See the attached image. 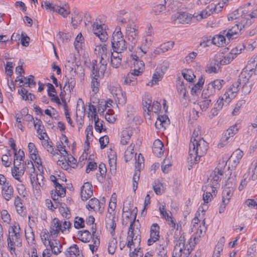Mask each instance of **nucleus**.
Masks as SVG:
<instances>
[{"label": "nucleus", "instance_id": "nucleus-1", "mask_svg": "<svg viewBox=\"0 0 257 257\" xmlns=\"http://www.w3.org/2000/svg\"><path fill=\"white\" fill-rule=\"evenodd\" d=\"M208 148V143L203 139L197 141L194 139L189 144L188 159L190 163L193 165L198 163L200 158L206 153Z\"/></svg>", "mask_w": 257, "mask_h": 257}, {"label": "nucleus", "instance_id": "nucleus-2", "mask_svg": "<svg viewBox=\"0 0 257 257\" xmlns=\"http://www.w3.org/2000/svg\"><path fill=\"white\" fill-rule=\"evenodd\" d=\"M118 218L114 212H110L109 210L106 213L105 223V226L109 231L112 238L108 242V252L111 254H113L115 251L117 247V241L116 238L113 237L115 234V228L116 226V222L118 221Z\"/></svg>", "mask_w": 257, "mask_h": 257}, {"label": "nucleus", "instance_id": "nucleus-3", "mask_svg": "<svg viewBox=\"0 0 257 257\" xmlns=\"http://www.w3.org/2000/svg\"><path fill=\"white\" fill-rule=\"evenodd\" d=\"M99 53L101 54L99 63L97 64V61L96 60H93L92 61V72L95 76L102 77L106 70L107 62L109 60L110 53L107 51V46L105 45L101 46Z\"/></svg>", "mask_w": 257, "mask_h": 257}, {"label": "nucleus", "instance_id": "nucleus-4", "mask_svg": "<svg viewBox=\"0 0 257 257\" xmlns=\"http://www.w3.org/2000/svg\"><path fill=\"white\" fill-rule=\"evenodd\" d=\"M136 218V214L134 216V219L131 222L127 232V246L130 249L133 245L134 246L135 244L139 245L141 241V231L137 226L135 227Z\"/></svg>", "mask_w": 257, "mask_h": 257}, {"label": "nucleus", "instance_id": "nucleus-5", "mask_svg": "<svg viewBox=\"0 0 257 257\" xmlns=\"http://www.w3.org/2000/svg\"><path fill=\"white\" fill-rule=\"evenodd\" d=\"M224 84L225 81L222 79H216L211 81L203 89L202 97L213 99L214 95L221 89Z\"/></svg>", "mask_w": 257, "mask_h": 257}, {"label": "nucleus", "instance_id": "nucleus-6", "mask_svg": "<svg viewBox=\"0 0 257 257\" xmlns=\"http://www.w3.org/2000/svg\"><path fill=\"white\" fill-rule=\"evenodd\" d=\"M51 142H49L48 141H45L43 143L44 147L47 149L48 152H50L53 156H55L56 154L58 155L60 157H57V164L59 166H61L63 168V165L64 164V158L62 156L63 153L62 152H64L63 149V143L61 140L60 142H57L56 144V149L54 150L53 146L51 144Z\"/></svg>", "mask_w": 257, "mask_h": 257}, {"label": "nucleus", "instance_id": "nucleus-7", "mask_svg": "<svg viewBox=\"0 0 257 257\" xmlns=\"http://www.w3.org/2000/svg\"><path fill=\"white\" fill-rule=\"evenodd\" d=\"M14 226H10L9 229V235L8 236L7 242L8 247L12 254L15 253L16 246H19L21 244L20 240V232H16Z\"/></svg>", "mask_w": 257, "mask_h": 257}, {"label": "nucleus", "instance_id": "nucleus-8", "mask_svg": "<svg viewBox=\"0 0 257 257\" xmlns=\"http://www.w3.org/2000/svg\"><path fill=\"white\" fill-rule=\"evenodd\" d=\"M61 178H63V176H61L60 175H58L57 176L51 175L50 177L51 181L54 183L55 187L54 193L52 192L51 193L52 198L54 201L58 200L59 197H63L62 195L64 194V188L60 183V181H63Z\"/></svg>", "mask_w": 257, "mask_h": 257}, {"label": "nucleus", "instance_id": "nucleus-9", "mask_svg": "<svg viewBox=\"0 0 257 257\" xmlns=\"http://www.w3.org/2000/svg\"><path fill=\"white\" fill-rule=\"evenodd\" d=\"M243 78H244V74H240L238 77V80L233 83L224 94V97H225V102L226 104H228L230 100L236 96V93L238 92L241 86L240 80H242L241 79Z\"/></svg>", "mask_w": 257, "mask_h": 257}, {"label": "nucleus", "instance_id": "nucleus-10", "mask_svg": "<svg viewBox=\"0 0 257 257\" xmlns=\"http://www.w3.org/2000/svg\"><path fill=\"white\" fill-rule=\"evenodd\" d=\"M223 175V171L221 168L217 166L212 172L208 178L210 180L211 187L212 189V193L215 195V191L217 188L219 186V182L221 181V176Z\"/></svg>", "mask_w": 257, "mask_h": 257}, {"label": "nucleus", "instance_id": "nucleus-11", "mask_svg": "<svg viewBox=\"0 0 257 257\" xmlns=\"http://www.w3.org/2000/svg\"><path fill=\"white\" fill-rule=\"evenodd\" d=\"M126 35L129 42L128 49L132 51L138 42V30L132 26H127L126 28Z\"/></svg>", "mask_w": 257, "mask_h": 257}, {"label": "nucleus", "instance_id": "nucleus-12", "mask_svg": "<svg viewBox=\"0 0 257 257\" xmlns=\"http://www.w3.org/2000/svg\"><path fill=\"white\" fill-rule=\"evenodd\" d=\"M194 17L186 12L178 13L172 16L175 24H189Z\"/></svg>", "mask_w": 257, "mask_h": 257}, {"label": "nucleus", "instance_id": "nucleus-13", "mask_svg": "<svg viewBox=\"0 0 257 257\" xmlns=\"http://www.w3.org/2000/svg\"><path fill=\"white\" fill-rule=\"evenodd\" d=\"M94 34L97 36L100 41L105 42L108 38V35L105 30L103 29V26L99 24L98 22H95L92 25Z\"/></svg>", "mask_w": 257, "mask_h": 257}, {"label": "nucleus", "instance_id": "nucleus-14", "mask_svg": "<svg viewBox=\"0 0 257 257\" xmlns=\"http://www.w3.org/2000/svg\"><path fill=\"white\" fill-rule=\"evenodd\" d=\"M160 227L157 223H154L150 228V237L148 239L147 244L148 245H152L160 238Z\"/></svg>", "mask_w": 257, "mask_h": 257}, {"label": "nucleus", "instance_id": "nucleus-15", "mask_svg": "<svg viewBox=\"0 0 257 257\" xmlns=\"http://www.w3.org/2000/svg\"><path fill=\"white\" fill-rule=\"evenodd\" d=\"M93 195L92 185L88 182H85L81 188V197L83 201H86Z\"/></svg>", "mask_w": 257, "mask_h": 257}, {"label": "nucleus", "instance_id": "nucleus-16", "mask_svg": "<svg viewBox=\"0 0 257 257\" xmlns=\"http://www.w3.org/2000/svg\"><path fill=\"white\" fill-rule=\"evenodd\" d=\"M240 125L239 124L235 123V124L230 126L224 133V136L222 138L221 141L222 143H227L228 142V140L230 138L233 137L238 131Z\"/></svg>", "mask_w": 257, "mask_h": 257}, {"label": "nucleus", "instance_id": "nucleus-17", "mask_svg": "<svg viewBox=\"0 0 257 257\" xmlns=\"http://www.w3.org/2000/svg\"><path fill=\"white\" fill-rule=\"evenodd\" d=\"M257 18V9L253 10L250 14L244 15L241 20V26L243 27H248L252 24Z\"/></svg>", "mask_w": 257, "mask_h": 257}, {"label": "nucleus", "instance_id": "nucleus-18", "mask_svg": "<svg viewBox=\"0 0 257 257\" xmlns=\"http://www.w3.org/2000/svg\"><path fill=\"white\" fill-rule=\"evenodd\" d=\"M241 26H239L236 24L234 26L232 27L231 29L228 30H224L222 31V33L225 35L229 41L230 39H233L237 37L238 33L241 30Z\"/></svg>", "mask_w": 257, "mask_h": 257}, {"label": "nucleus", "instance_id": "nucleus-19", "mask_svg": "<svg viewBox=\"0 0 257 257\" xmlns=\"http://www.w3.org/2000/svg\"><path fill=\"white\" fill-rule=\"evenodd\" d=\"M76 162V160L65 150V171L70 172L72 169L75 168L77 166Z\"/></svg>", "mask_w": 257, "mask_h": 257}, {"label": "nucleus", "instance_id": "nucleus-20", "mask_svg": "<svg viewBox=\"0 0 257 257\" xmlns=\"http://www.w3.org/2000/svg\"><path fill=\"white\" fill-rule=\"evenodd\" d=\"M103 203H100L98 199L96 198H93L89 201L88 204L86 205V208L88 209L90 208L95 211L101 212L103 210Z\"/></svg>", "mask_w": 257, "mask_h": 257}, {"label": "nucleus", "instance_id": "nucleus-21", "mask_svg": "<svg viewBox=\"0 0 257 257\" xmlns=\"http://www.w3.org/2000/svg\"><path fill=\"white\" fill-rule=\"evenodd\" d=\"M169 124L170 120L167 115H158L155 125L156 128L161 130L162 128L165 129Z\"/></svg>", "mask_w": 257, "mask_h": 257}, {"label": "nucleus", "instance_id": "nucleus-22", "mask_svg": "<svg viewBox=\"0 0 257 257\" xmlns=\"http://www.w3.org/2000/svg\"><path fill=\"white\" fill-rule=\"evenodd\" d=\"M60 231L63 232L62 229V222L59 219L55 218L51 222L50 233L51 235H54L56 237Z\"/></svg>", "mask_w": 257, "mask_h": 257}, {"label": "nucleus", "instance_id": "nucleus-23", "mask_svg": "<svg viewBox=\"0 0 257 257\" xmlns=\"http://www.w3.org/2000/svg\"><path fill=\"white\" fill-rule=\"evenodd\" d=\"M62 197H59L58 200L54 201L55 203L56 204V206H54V205L52 202L51 200L50 199H46L45 200V204L46 206L48 207V208L50 210H53L54 208H57V207H59V211L62 214V216H64V208L61 205H62V203H60V201H62Z\"/></svg>", "mask_w": 257, "mask_h": 257}, {"label": "nucleus", "instance_id": "nucleus-24", "mask_svg": "<svg viewBox=\"0 0 257 257\" xmlns=\"http://www.w3.org/2000/svg\"><path fill=\"white\" fill-rule=\"evenodd\" d=\"M2 194L7 201L10 200L13 197L14 189L9 183H7L6 185L2 187Z\"/></svg>", "mask_w": 257, "mask_h": 257}, {"label": "nucleus", "instance_id": "nucleus-25", "mask_svg": "<svg viewBox=\"0 0 257 257\" xmlns=\"http://www.w3.org/2000/svg\"><path fill=\"white\" fill-rule=\"evenodd\" d=\"M114 89L111 88V93L114 95V96L116 98L118 103L119 104L123 105L126 103V96L125 93L124 92H122L121 90L118 88V89H116L115 93L113 92V91Z\"/></svg>", "mask_w": 257, "mask_h": 257}, {"label": "nucleus", "instance_id": "nucleus-26", "mask_svg": "<svg viewBox=\"0 0 257 257\" xmlns=\"http://www.w3.org/2000/svg\"><path fill=\"white\" fill-rule=\"evenodd\" d=\"M164 145L159 140H156L154 143L152 151L154 154L158 157H161L164 153Z\"/></svg>", "mask_w": 257, "mask_h": 257}, {"label": "nucleus", "instance_id": "nucleus-27", "mask_svg": "<svg viewBox=\"0 0 257 257\" xmlns=\"http://www.w3.org/2000/svg\"><path fill=\"white\" fill-rule=\"evenodd\" d=\"M54 235H51V233L49 232L47 229H43L41 233V239L45 246H48L50 243L54 240L53 238L55 237Z\"/></svg>", "mask_w": 257, "mask_h": 257}, {"label": "nucleus", "instance_id": "nucleus-28", "mask_svg": "<svg viewBox=\"0 0 257 257\" xmlns=\"http://www.w3.org/2000/svg\"><path fill=\"white\" fill-rule=\"evenodd\" d=\"M241 74H244V77L240 80L241 86H242V92L244 94L246 95L248 94L251 90V85L248 84V78H247L246 73L245 72H241Z\"/></svg>", "mask_w": 257, "mask_h": 257}, {"label": "nucleus", "instance_id": "nucleus-29", "mask_svg": "<svg viewBox=\"0 0 257 257\" xmlns=\"http://www.w3.org/2000/svg\"><path fill=\"white\" fill-rule=\"evenodd\" d=\"M18 93L21 95L22 99L25 101H32L36 98L35 95L29 92L28 90L24 87L19 89Z\"/></svg>", "mask_w": 257, "mask_h": 257}, {"label": "nucleus", "instance_id": "nucleus-30", "mask_svg": "<svg viewBox=\"0 0 257 257\" xmlns=\"http://www.w3.org/2000/svg\"><path fill=\"white\" fill-rule=\"evenodd\" d=\"M14 169H12V173L13 177L18 181L21 182L20 178L19 177L20 176H22L24 175L25 173V167H23L22 168H20L19 167L17 166L16 165V163L14 161Z\"/></svg>", "mask_w": 257, "mask_h": 257}, {"label": "nucleus", "instance_id": "nucleus-31", "mask_svg": "<svg viewBox=\"0 0 257 257\" xmlns=\"http://www.w3.org/2000/svg\"><path fill=\"white\" fill-rule=\"evenodd\" d=\"M124 40L121 32L120 28L117 27L112 34L111 39V45H114L119 41Z\"/></svg>", "mask_w": 257, "mask_h": 257}, {"label": "nucleus", "instance_id": "nucleus-32", "mask_svg": "<svg viewBox=\"0 0 257 257\" xmlns=\"http://www.w3.org/2000/svg\"><path fill=\"white\" fill-rule=\"evenodd\" d=\"M78 235L79 239L84 242H89L91 238L93 239L92 235L87 230L79 231Z\"/></svg>", "mask_w": 257, "mask_h": 257}, {"label": "nucleus", "instance_id": "nucleus-33", "mask_svg": "<svg viewBox=\"0 0 257 257\" xmlns=\"http://www.w3.org/2000/svg\"><path fill=\"white\" fill-rule=\"evenodd\" d=\"M204 83V79L203 76H201L199 78L198 82L192 87L191 90V94L193 95H198L202 88Z\"/></svg>", "mask_w": 257, "mask_h": 257}, {"label": "nucleus", "instance_id": "nucleus-34", "mask_svg": "<svg viewBox=\"0 0 257 257\" xmlns=\"http://www.w3.org/2000/svg\"><path fill=\"white\" fill-rule=\"evenodd\" d=\"M114 52H123L126 50L127 46L124 40L119 41L114 45H112Z\"/></svg>", "mask_w": 257, "mask_h": 257}, {"label": "nucleus", "instance_id": "nucleus-35", "mask_svg": "<svg viewBox=\"0 0 257 257\" xmlns=\"http://www.w3.org/2000/svg\"><path fill=\"white\" fill-rule=\"evenodd\" d=\"M74 45L75 49L79 51V49H83L85 47L84 39L81 33L76 36Z\"/></svg>", "mask_w": 257, "mask_h": 257}, {"label": "nucleus", "instance_id": "nucleus-36", "mask_svg": "<svg viewBox=\"0 0 257 257\" xmlns=\"http://www.w3.org/2000/svg\"><path fill=\"white\" fill-rule=\"evenodd\" d=\"M28 149L31 159L34 161L35 163L39 164V162L37 161V155L38 153L35 144L33 143H29Z\"/></svg>", "mask_w": 257, "mask_h": 257}, {"label": "nucleus", "instance_id": "nucleus-37", "mask_svg": "<svg viewBox=\"0 0 257 257\" xmlns=\"http://www.w3.org/2000/svg\"><path fill=\"white\" fill-rule=\"evenodd\" d=\"M225 35L223 33L218 35H216L213 37L212 39L213 44H214L218 47L223 46L225 44Z\"/></svg>", "mask_w": 257, "mask_h": 257}, {"label": "nucleus", "instance_id": "nucleus-38", "mask_svg": "<svg viewBox=\"0 0 257 257\" xmlns=\"http://www.w3.org/2000/svg\"><path fill=\"white\" fill-rule=\"evenodd\" d=\"M48 246H50L52 252L54 254L57 255L61 252L60 249L62 246L58 240H53Z\"/></svg>", "mask_w": 257, "mask_h": 257}, {"label": "nucleus", "instance_id": "nucleus-39", "mask_svg": "<svg viewBox=\"0 0 257 257\" xmlns=\"http://www.w3.org/2000/svg\"><path fill=\"white\" fill-rule=\"evenodd\" d=\"M137 73L132 72L127 74V75L124 78V83L128 85H135L137 84L136 76Z\"/></svg>", "mask_w": 257, "mask_h": 257}, {"label": "nucleus", "instance_id": "nucleus-40", "mask_svg": "<svg viewBox=\"0 0 257 257\" xmlns=\"http://www.w3.org/2000/svg\"><path fill=\"white\" fill-rule=\"evenodd\" d=\"M65 255L66 257H76L79 255V249L76 244L70 246L66 250Z\"/></svg>", "mask_w": 257, "mask_h": 257}, {"label": "nucleus", "instance_id": "nucleus-41", "mask_svg": "<svg viewBox=\"0 0 257 257\" xmlns=\"http://www.w3.org/2000/svg\"><path fill=\"white\" fill-rule=\"evenodd\" d=\"M212 99L210 98H204L201 97V100L198 103L200 109L202 111H206L210 106Z\"/></svg>", "mask_w": 257, "mask_h": 257}, {"label": "nucleus", "instance_id": "nucleus-42", "mask_svg": "<svg viewBox=\"0 0 257 257\" xmlns=\"http://www.w3.org/2000/svg\"><path fill=\"white\" fill-rule=\"evenodd\" d=\"M134 67L133 72L137 73V75H140L145 69V63L142 60H138L134 62Z\"/></svg>", "mask_w": 257, "mask_h": 257}, {"label": "nucleus", "instance_id": "nucleus-43", "mask_svg": "<svg viewBox=\"0 0 257 257\" xmlns=\"http://www.w3.org/2000/svg\"><path fill=\"white\" fill-rule=\"evenodd\" d=\"M36 119L37 120V122H35L34 121V125L37 130V133L41 135L40 139H44V136L42 135H46L45 133L43 132L44 126L42 125V121L40 119H38L37 118Z\"/></svg>", "mask_w": 257, "mask_h": 257}, {"label": "nucleus", "instance_id": "nucleus-44", "mask_svg": "<svg viewBox=\"0 0 257 257\" xmlns=\"http://www.w3.org/2000/svg\"><path fill=\"white\" fill-rule=\"evenodd\" d=\"M24 79H26V81L24 82V84L20 85V87L23 86H28L30 88L35 87L36 85V82L34 80V76L32 75H30L28 78L24 77Z\"/></svg>", "mask_w": 257, "mask_h": 257}, {"label": "nucleus", "instance_id": "nucleus-45", "mask_svg": "<svg viewBox=\"0 0 257 257\" xmlns=\"http://www.w3.org/2000/svg\"><path fill=\"white\" fill-rule=\"evenodd\" d=\"M185 235L183 233L181 235L180 237L179 238V239L178 240V243L176 244V246L175 247V249H177V247H179V251L180 252H182V251L184 250L185 251L186 249L184 248L185 247Z\"/></svg>", "mask_w": 257, "mask_h": 257}, {"label": "nucleus", "instance_id": "nucleus-46", "mask_svg": "<svg viewBox=\"0 0 257 257\" xmlns=\"http://www.w3.org/2000/svg\"><path fill=\"white\" fill-rule=\"evenodd\" d=\"M122 57H114L112 54L111 56V65L114 68H118L121 64Z\"/></svg>", "mask_w": 257, "mask_h": 257}, {"label": "nucleus", "instance_id": "nucleus-47", "mask_svg": "<svg viewBox=\"0 0 257 257\" xmlns=\"http://www.w3.org/2000/svg\"><path fill=\"white\" fill-rule=\"evenodd\" d=\"M22 201L23 200L18 196L15 197L14 204L19 214H21L24 211V207Z\"/></svg>", "mask_w": 257, "mask_h": 257}, {"label": "nucleus", "instance_id": "nucleus-48", "mask_svg": "<svg viewBox=\"0 0 257 257\" xmlns=\"http://www.w3.org/2000/svg\"><path fill=\"white\" fill-rule=\"evenodd\" d=\"M71 24L74 28H76L82 22V18L79 16L78 13H74V15L71 18Z\"/></svg>", "mask_w": 257, "mask_h": 257}, {"label": "nucleus", "instance_id": "nucleus-49", "mask_svg": "<svg viewBox=\"0 0 257 257\" xmlns=\"http://www.w3.org/2000/svg\"><path fill=\"white\" fill-rule=\"evenodd\" d=\"M235 178V175H234V177H233L231 176V174H230V176L228 178V179L226 182V188L233 189V188L235 186L236 183V180Z\"/></svg>", "mask_w": 257, "mask_h": 257}, {"label": "nucleus", "instance_id": "nucleus-50", "mask_svg": "<svg viewBox=\"0 0 257 257\" xmlns=\"http://www.w3.org/2000/svg\"><path fill=\"white\" fill-rule=\"evenodd\" d=\"M257 66V56H254V57H252L248 61L246 68L248 69L249 71H252L254 68H255Z\"/></svg>", "mask_w": 257, "mask_h": 257}, {"label": "nucleus", "instance_id": "nucleus-51", "mask_svg": "<svg viewBox=\"0 0 257 257\" xmlns=\"http://www.w3.org/2000/svg\"><path fill=\"white\" fill-rule=\"evenodd\" d=\"M108 163L111 174H115L116 169V157L113 156L112 158H109Z\"/></svg>", "mask_w": 257, "mask_h": 257}, {"label": "nucleus", "instance_id": "nucleus-52", "mask_svg": "<svg viewBox=\"0 0 257 257\" xmlns=\"http://www.w3.org/2000/svg\"><path fill=\"white\" fill-rule=\"evenodd\" d=\"M174 45V42L172 41H168L160 45L161 49H162V52L164 53L167 52L170 49L173 48Z\"/></svg>", "mask_w": 257, "mask_h": 257}, {"label": "nucleus", "instance_id": "nucleus-53", "mask_svg": "<svg viewBox=\"0 0 257 257\" xmlns=\"http://www.w3.org/2000/svg\"><path fill=\"white\" fill-rule=\"evenodd\" d=\"M92 241L93 242V244H89V248L92 251V253H93L97 249V247L99 246L100 244L99 238H98V236H96L95 238H93L92 239Z\"/></svg>", "mask_w": 257, "mask_h": 257}, {"label": "nucleus", "instance_id": "nucleus-54", "mask_svg": "<svg viewBox=\"0 0 257 257\" xmlns=\"http://www.w3.org/2000/svg\"><path fill=\"white\" fill-rule=\"evenodd\" d=\"M177 90L179 95H182L183 98L184 99H186V90L184 87L183 82H181V83H179V85H177Z\"/></svg>", "mask_w": 257, "mask_h": 257}, {"label": "nucleus", "instance_id": "nucleus-55", "mask_svg": "<svg viewBox=\"0 0 257 257\" xmlns=\"http://www.w3.org/2000/svg\"><path fill=\"white\" fill-rule=\"evenodd\" d=\"M163 74H161L158 70V68L156 69V72L154 73L152 77V84H155L157 83V82L160 81L162 77Z\"/></svg>", "mask_w": 257, "mask_h": 257}, {"label": "nucleus", "instance_id": "nucleus-56", "mask_svg": "<svg viewBox=\"0 0 257 257\" xmlns=\"http://www.w3.org/2000/svg\"><path fill=\"white\" fill-rule=\"evenodd\" d=\"M239 163V161H237L235 159H233L231 160V157H230L229 159L225 163V165L228 164V170H232L236 167L238 164Z\"/></svg>", "mask_w": 257, "mask_h": 257}, {"label": "nucleus", "instance_id": "nucleus-57", "mask_svg": "<svg viewBox=\"0 0 257 257\" xmlns=\"http://www.w3.org/2000/svg\"><path fill=\"white\" fill-rule=\"evenodd\" d=\"M75 85V80L74 78H72V77L70 79H67V80L65 81V87L68 86L70 92L73 91Z\"/></svg>", "mask_w": 257, "mask_h": 257}, {"label": "nucleus", "instance_id": "nucleus-58", "mask_svg": "<svg viewBox=\"0 0 257 257\" xmlns=\"http://www.w3.org/2000/svg\"><path fill=\"white\" fill-rule=\"evenodd\" d=\"M131 139V136L127 131H124L122 133V137L120 140V143L122 145H125L127 144Z\"/></svg>", "mask_w": 257, "mask_h": 257}, {"label": "nucleus", "instance_id": "nucleus-59", "mask_svg": "<svg viewBox=\"0 0 257 257\" xmlns=\"http://www.w3.org/2000/svg\"><path fill=\"white\" fill-rule=\"evenodd\" d=\"M99 142L100 143L101 149H103L106 147L109 143V138L107 136L105 135L99 138Z\"/></svg>", "mask_w": 257, "mask_h": 257}, {"label": "nucleus", "instance_id": "nucleus-60", "mask_svg": "<svg viewBox=\"0 0 257 257\" xmlns=\"http://www.w3.org/2000/svg\"><path fill=\"white\" fill-rule=\"evenodd\" d=\"M243 152L238 149V150H236V151H235L232 153V154L231 155L230 157H231V160L234 159L237 161H240V160H241V159L242 158V157L243 156Z\"/></svg>", "mask_w": 257, "mask_h": 257}, {"label": "nucleus", "instance_id": "nucleus-61", "mask_svg": "<svg viewBox=\"0 0 257 257\" xmlns=\"http://www.w3.org/2000/svg\"><path fill=\"white\" fill-rule=\"evenodd\" d=\"M99 85V83L97 81V79L95 78H93L92 79V81L91 82V87L92 88V91L94 92V94L96 93L99 89H98V86Z\"/></svg>", "mask_w": 257, "mask_h": 257}, {"label": "nucleus", "instance_id": "nucleus-62", "mask_svg": "<svg viewBox=\"0 0 257 257\" xmlns=\"http://www.w3.org/2000/svg\"><path fill=\"white\" fill-rule=\"evenodd\" d=\"M76 219H78L77 220H75L74 222V227L79 229L80 228H83L84 227V220L83 218L81 217H76Z\"/></svg>", "mask_w": 257, "mask_h": 257}, {"label": "nucleus", "instance_id": "nucleus-63", "mask_svg": "<svg viewBox=\"0 0 257 257\" xmlns=\"http://www.w3.org/2000/svg\"><path fill=\"white\" fill-rule=\"evenodd\" d=\"M94 128L95 131L99 133H101L102 131H106V128L104 127L103 120L100 122H95Z\"/></svg>", "mask_w": 257, "mask_h": 257}, {"label": "nucleus", "instance_id": "nucleus-64", "mask_svg": "<svg viewBox=\"0 0 257 257\" xmlns=\"http://www.w3.org/2000/svg\"><path fill=\"white\" fill-rule=\"evenodd\" d=\"M30 38L24 32L21 34V44L25 47H27L29 44Z\"/></svg>", "mask_w": 257, "mask_h": 257}]
</instances>
